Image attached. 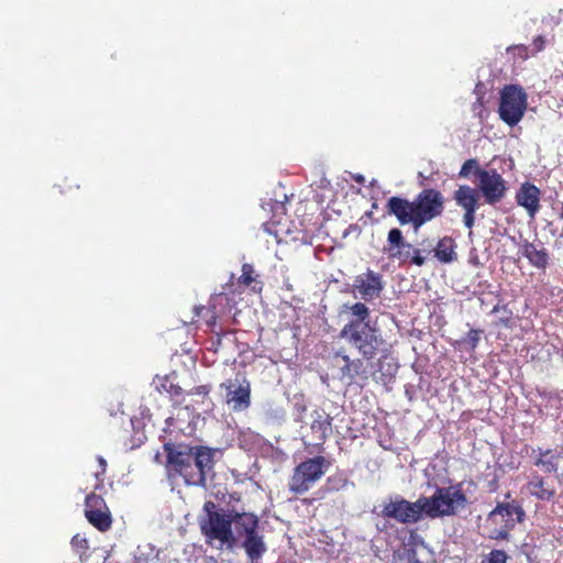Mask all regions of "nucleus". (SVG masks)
Segmentation results:
<instances>
[{"label": "nucleus", "instance_id": "1a4fd4ad", "mask_svg": "<svg viewBox=\"0 0 563 563\" xmlns=\"http://www.w3.org/2000/svg\"><path fill=\"white\" fill-rule=\"evenodd\" d=\"M528 96L518 85H506L500 90L498 114L509 126L518 124L525 115Z\"/></svg>", "mask_w": 563, "mask_h": 563}, {"label": "nucleus", "instance_id": "0eeeda50", "mask_svg": "<svg viewBox=\"0 0 563 563\" xmlns=\"http://www.w3.org/2000/svg\"><path fill=\"white\" fill-rule=\"evenodd\" d=\"M205 510L207 516L200 521V530L207 541L210 543L217 540L221 545L233 548L236 543V538L232 530L233 509L229 512L216 510V504L207 501Z\"/></svg>", "mask_w": 563, "mask_h": 563}, {"label": "nucleus", "instance_id": "4468645a", "mask_svg": "<svg viewBox=\"0 0 563 563\" xmlns=\"http://www.w3.org/2000/svg\"><path fill=\"white\" fill-rule=\"evenodd\" d=\"M385 287L383 275L367 268L365 273L357 275L353 282V291L364 301L379 298Z\"/></svg>", "mask_w": 563, "mask_h": 563}, {"label": "nucleus", "instance_id": "c85d7f7f", "mask_svg": "<svg viewBox=\"0 0 563 563\" xmlns=\"http://www.w3.org/2000/svg\"><path fill=\"white\" fill-rule=\"evenodd\" d=\"M71 547L73 549L78 552L80 555L86 554V552L89 550V542L79 533L75 534L71 539Z\"/></svg>", "mask_w": 563, "mask_h": 563}, {"label": "nucleus", "instance_id": "dca6fc26", "mask_svg": "<svg viewBox=\"0 0 563 563\" xmlns=\"http://www.w3.org/2000/svg\"><path fill=\"white\" fill-rule=\"evenodd\" d=\"M531 457L533 464L543 473H553L559 483H563V472H559L561 461H563V446L556 445L555 448H541L538 446L531 450Z\"/></svg>", "mask_w": 563, "mask_h": 563}, {"label": "nucleus", "instance_id": "ddd939ff", "mask_svg": "<svg viewBox=\"0 0 563 563\" xmlns=\"http://www.w3.org/2000/svg\"><path fill=\"white\" fill-rule=\"evenodd\" d=\"M220 388L225 389V404L233 411H243L251 406V383L244 375L221 383Z\"/></svg>", "mask_w": 563, "mask_h": 563}, {"label": "nucleus", "instance_id": "f3484780", "mask_svg": "<svg viewBox=\"0 0 563 563\" xmlns=\"http://www.w3.org/2000/svg\"><path fill=\"white\" fill-rule=\"evenodd\" d=\"M540 189L528 181L523 183L516 192L517 203L525 208L531 218H534L540 209Z\"/></svg>", "mask_w": 563, "mask_h": 563}, {"label": "nucleus", "instance_id": "f8f14e48", "mask_svg": "<svg viewBox=\"0 0 563 563\" xmlns=\"http://www.w3.org/2000/svg\"><path fill=\"white\" fill-rule=\"evenodd\" d=\"M477 191H481L487 205L500 202L508 190L507 183L494 168L477 170Z\"/></svg>", "mask_w": 563, "mask_h": 563}, {"label": "nucleus", "instance_id": "9d476101", "mask_svg": "<svg viewBox=\"0 0 563 563\" xmlns=\"http://www.w3.org/2000/svg\"><path fill=\"white\" fill-rule=\"evenodd\" d=\"M383 251L390 260H397L400 264L409 263L419 267L426 264V257L421 254V250L408 243L398 228L388 231L387 243Z\"/></svg>", "mask_w": 563, "mask_h": 563}, {"label": "nucleus", "instance_id": "7c9ffc66", "mask_svg": "<svg viewBox=\"0 0 563 563\" xmlns=\"http://www.w3.org/2000/svg\"><path fill=\"white\" fill-rule=\"evenodd\" d=\"M481 333H482V331L476 330V329H471L467 332L465 343L467 344L470 350L474 351L477 347L479 340H481Z\"/></svg>", "mask_w": 563, "mask_h": 563}, {"label": "nucleus", "instance_id": "f704fd0d", "mask_svg": "<svg viewBox=\"0 0 563 563\" xmlns=\"http://www.w3.org/2000/svg\"><path fill=\"white\" fill-rule=\"evenodd\" d=\"M532 46H533V54H537V53L543 51L545 47L544 36L538 35L537 37H534L532 41Z\"/></svg>", "mask_w": 563, "mask_h": 563}, {"label": "nucleus", "instance_id": "6e6552de", "mask_svg": "<svg viewBox=\"0 0 563 563\" xmlns=\"http://www.w3.org/2000/svg\"><path fill=\"white\" fill-rule=\"evenodd\" d=\"M330 465L331 462L322 455L300 462L290 476L289 490L296 495L307 493L324 475Z\"/></svg>", "mask_w": 563, "mask_h": 563}, {"label": "nucleus", "instance_id": "f257e3e1", "mask_svg": "<svg viewBox=\"0 0 563 563\" xmlns=\"http://www.w3.org/2000/svg\"><path fill=\"white\" fill-rule=\"evenodd\" d=\"M343 312L347 314V322L340 330L339 336L362 357L351 358L347 354L341 355L344 362L340 368L341 379L346 378L351 383L360 377L367 380L369 375L365 361L369 362L386 352L387 342L377 320L371 318V310L365 302L345 303Z\"/></svg>", "mask_w": 563, "mask_h": 563}, {"label": "nucleus", "instance_id": "2f4dec72", "mask_svg": "<svg viewBox=\"0 0 563 563\" xmlns=\"http://www.w3.org/2000/svg\"><path fill=\"white\" fill-rule=\"evenodd\" d=\"M97 461L99 463V471L96 472V474H95L96 478H97V484L95 486V489L102 488V486H103L102 476L106 474V471H107V461L102 456H98Z\"/></svg>", "mask_w": 563, "mask_h": 563}, {"label": "nucleus", "instance_id": "a211bd4d", "mask_svg": "<svg viewBox=\"0 0 563 563\" xmlns=\"http://www.w3.org/2000/svg\"><path fill=\"white\" fill-rule=\"evenodd\" d=\"M310 430L316 445H323L332 432V417L322 409L313 410Z\"/></svg>", "mask_w": 563, "mask_h": 563}, {"label": "nucleus", "instance_id": "e433bc0d", "mask_svg": "<svg viewBox=\"0 0 563 563\" xmlns=\"http://www.w3.org/2000/svg\"><path fill=\"white\" fill-rule=\"evenodd\" d=\"M410 563H421L419 560H410Z\"/></svg>", "mask_w": 563, "mask_h": 563}, {"label": "nucleus", "instance_id": "393cba45", "mask_svg": "<svg viewBox=\"0 0 563 563\" xmlns=\"http://www.w3.org/2000/svg\"><path fill=\"white\" fill-rule=\"evenodd\" d=\"M195 313L196 317L203 319L208 327L213 329V327L217 323V314H216V306L214 305H208V306H199L195 307Z\"/></svg>", "mask_w": 563, "mask_h": 563}, {"label": "nucleus", "instance_id": "9b49d317", "mask_svg": "<svg viewBox=\"0 0 563 563\" xmlns=\"http://www.w3.org/2000/svg\"><path fill=\"white\" fill-rule=\"evenodd\" d=\"M380 516L402 525L417 523L426 517L422 498L419 497L416 501H409L400 496L390 498L384 503Z\"/></svg>", "mask_w": 563, "mask_h": 563}, {"label": "nucleus", "instance_id": "cd10ccee", "mask_svg": "<svg viewBox=\"0 0 563 563\" xmlns=\"http://www.w3.org/2000/svg\"><path fill=\"white\" fill-rule=\"evenodd\" d=\"M507 560L508 554L504 550L494 549L482 559L481 563H507Z\"/></svg>", "mask_w": 563, "mask_h": 563}, {"label": "nucleus", "instance_id": "473e14b6", "mask_svg": "<svg viewBox=\"0 0 563 563\" xmlns=\"http://www.w3.org/2000/svg\"><path fill=\"white\" fill-rule=\"evenodd\" d=\"M210 391H211L210 385H200V386H196L192 389H190L188 391V395H198V396H202V397H208Z\"/></svg>", "mask_w": 563, "mask_h": 563}, {"label": "nucleus", "instance_id": "2eb2a0df", "mask_svg": "<svg viewBox=\"0 0 563 563\" xmlns=\"http://www.w3.org/2000/svg\"><path fill=\"white\" fill-rule=\"evenodd\" d=\"M85 516L89 523L99 531L104 532L111 527L112 519L110 510L100 495L95 493L87 495L85 500Z\"/></svg>", "mask_w": 563, "mask_h": 563}, {"label": "nucleus", "instance_id": "39448f33", "mask_svg": "<svg viewBox=\"0 0 563 563\" xmlns=\"http://www.w3.org/2000/svg\"><path fill=\"white\" fill-rule=\"evenodd\" d=\"M526 512L516 501L498 503L487 515L484 523V536L490 540H509L510 531L516 523L525 520Z\"/></svg>", "mask_w": 563, "mask_h": 563}, {"label": "nucleus", "instance_id": "f03ea898", "mask_svg": "<svg viewBox=\"0 0 563 563\" xmlns=\"http://www.w3.org/2000/svg\"><path fill=\"white\" fill-rule=\"evenodd\" d=\"M166 471L169 477L180 476L186 485L206 487L214 476L216 451L208 446L164 443Z\"/></svg>", "mask_w": 563, "mask_h": 563}, {"label": "nucleus", "instance_id": "423d86ee", "mask_svg": "<svg viewBox=\"0 0 563 563\" xmlns=\"http://www.w3.org/2000/svg\"><path fill=\"white\" fill-rule=\"evenodd\" d=\"M235 538H243L241 547L251 561H258L267 551L264 536L260 533V519L252 512L233 509L232 530Z\"/></svg>", "mask_w": 563, "mask_h": 563}, {"label": "nucleus", "instance_id": "412c9836", "mask_svg": "<svg viewBox=\"0 0 563 563\" xmlns=\"http://www.w3.org/2000/svg\"><path fill=\"white\" fill-rule=\"evenodd\" d=\"M456 243L451 236L441 238L434 249V257L442 264H451L457 261Z\"/></svg>", "mask_w": 563, "mask_h": 563}, {"label": "nucleus", "instance_id": "6ab92c4d", "mask_svg": "<svg viewBox=\"0 0 563 563\" xmlns=\"http://www.w3.org/2000/svg\"><path fill=\"white\" fill-rule=\"evenodd\" d=\"M528 493L542 501H550L556 495V489L544 476L536 473L526 485Z\"/></svg>", "mask_w": 563, "mask_h": 563}, {"label": "nucleus", "instance_id": "20e7f679", "mask_svg": "<svg viewBox=\"0 0 563 563\" xmlns=\"http://www.w3.org/2000/svg\"><path fill=\"white\" fill-rule=\"evenodd\" d=\"M424 516L427 518H442L455 516L460 509L467 505V497L462 483L448 487H437L430 497L421 496Z\"/></svg>", "mask_w": 563, "mask_h": 563}, {"label": "nucleus", "instance_id": "bb28decb", "mask_svg": "<svg viewBox=\"0 0 563 563\" xmlns=\"http://www.w3.org/2000/svg\"><path fill=\"white\" fill-rule=\"evenodd\" d=\"M477 170H484V168L479 167L477 159L470 158L463 163L459 176L461 178H467L471 175V173H473L477 177Z\"/></svg>", "mask_w": 563, "mask_h": 563}, {"label": "nucleus", "instance_id": "aec40b11", "mask_svg": "<svg viewBox=\"0 0 563 563\" xmlns=\"http://www.w3.org/2000/svg\"><path fill=\"white\" fill-rule=\"evenodd\" d=\"M453 198L459 207L464 211H473L479 208V195L476 188L467 185H461L454 191Z\"/></svg>", "mask_w": 563, "mask_h": 563}, {"label": "nucleus", "instance_id": "b1692460", "mask_svg": "<svg viewBox=\"0 0 563 563\" xmlns=\"http://www.w3.org/2000/svg\"><path fill=\"white\" fill-rule=\"evenodd\" d=\"M238 285L250 287L252 286L253 291L260 292L262 290V282L256 279L255 271L252 264L244 263L242 265V274L238 278Z\"/></svg>", "mask_w": 563, "mask_h": 563}, {"label": "nucleus", "instance_id": "a878e982", "mask_svg": "<svg viewBox=\"0 0 563 563\" xmlns=\"http://www.w3.org/2000/svg\"><path fill=\"white\" fill-rule=\"evenodd\" d=\"M349 485V479L343 473H336L327 478V490L339 492Z\"/></svg>", "mask_w": 563, "mask_h": 563}, {"label": "nucleus", "instance_id": "4be33fe9", "mask_svg": "<svg viewBox=\"0 0 563 563\" xmlns=\"http://www.w3.org/2000/svg\"><path fill=\"white\" fill-rule=\"evenodd\" d=\"M521 253L537 268L545 269L549 265L548 251L544 247L538 249L532 242L525 241L521 245Z\"/></svg>", "mask_w": 563, "mask_h": 563}, {"label": "nucleus", "instance_id": "c756f323", "mask_svg": "<svg viewBox=\"0 0 563 563\" xmlns=\"http://www.w3.org/2000/svg\"><path fill=\"white\" fill-rule=\"evenodd\" d=\"M294 402V412L297 416V421H301L307 412V405L303 395H296Z\"/></svg>", "mask_w": 563, "mask_h": 563}, {"label": "nucleus", "instance_id": "4c0bfd02", "mask_svg": "<svg viewBox=\"0 0 563 563\" xmlns=\"http://www.w3.org/2000/svg\"><path fill=\"white\" fill-rule=\"evenodd\" d=\"M561 217H562V219H563V205H562V211H561Z\"/></svg>", "mask_w": 563, "mask_h": 563}, {"label": "nucleus", "instance_id": "72a5a7b5", "mask_svg": "<svg viewBox=\"0 0 563 563\" xmlns=\"http://www.w3.org/2000/svg\"><path fill=\"white\" fill-rule=\"evenodd\" d=\"M477 210H473V211H464V214H463V223L464 225L467 228V229H472L474 227V223H475V213H476Z\"/></svg>", "mask_w": 563, "mask_h": 563}, {"label": "nucleus", "instance_id": "c9c22d12", "mask_svg": "<svg viewBox=\"0 0 563 563\" xmlns=\"http://www.w3.org/2000/svg\"><path fill=\"white\" fill-rule=\"evenodd\" d=\"M515 49L519 51V54L521 57L527 58V56H528V47L527 46L518 45V46H515Z\"/></svg>", "mask_w": 563, "mask_h": 563}, {"label": "nucleus", "instance_id": "7ed1b4c3", "mask_svg": "<svg viewBox=\"0 0 563 563\" xmlns=\"http://www.w3.org/2000/svg\"><path fill=\"white\" fill-rule=\"evenodd\" d=\"M445 198L435 188L422 189L413 200L393 196L387 200L386 210L400 225H411L417 232L426 223L443 214Z\"/></svg>", "mask_w": 563, "mask_h": 563}, {"label": "nucleus", "instance_id": "5701e85b", "mask_svg": "<svg viewBox=\"0 0 563 563\" xmlns=\"http://www.w3.org/2000/svg\"><path fill=\"white\" fill-rule=\"evenodd\" d=\"M156 389L159 394H168L169 397L173 400H175V402H181L180 398L183 396L184 390L178 384L174 383L169 375H165L163 377L157 378Z\"/></svg>", "mask_w": 563, "mask_h": 563}]
</instances>
